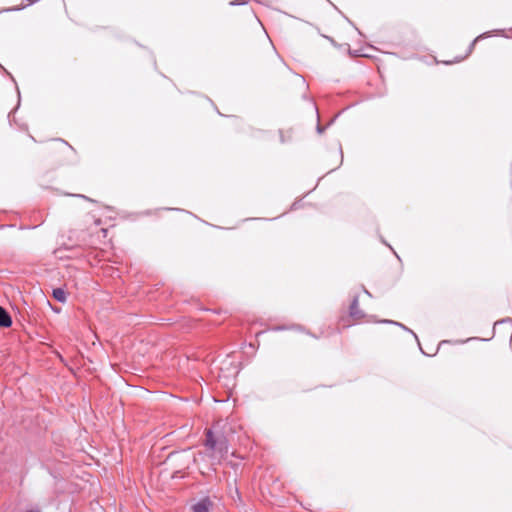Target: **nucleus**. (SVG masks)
<instances>
[{
	"label": "nucleus",
	"mask_w": 512,
	"mask_h": 512,
	"mask_svg": "<svg viewBox=\"0 0 512 512\" xmlns=\"http://www.w3.org/2000/svg\"><path fill=\"white\" fill-rule=\"evenodd\" d=\"M205 447V456L209 459L211 465L219 463L228 453L226 440H216L210 430L206 433Z\"/></svg>",
	"instance_id": "f257e3e1"
},
{
	"label": "nucleus",
	"mask_w": 512,
	"mask_h": 512,
	"mask_svg": "<svg viewBox=\"0 0 512 512\" xmlns=\"http://www.w3.org/2000/svg\"><path fill=\"white\" fill-rule=\"evenodd\" d=\"M212 502L208 498L200 500L193 506V512H210Z\"/></svg>",
	"instance_id": "f03ea898"
},
{
	"label": "nucleus",
	"mask_w": 512,
	"mask_h": 512,
	"mask_svg": "<svg viewBox=\"0 0 512 512\" xmlns=\"http://www.w3.org/2000/svg\"><path fill=\"white\" fill-rule=\"evenodd\" d=\"M350 316L356 320H359L364 316V313L359 309V302L357 298H355L350 305Z\"/></svg>",
	"instance_id": "7ed1b4c3"
},
{
	"label": "nucleus",
	"mask_w": 512,
	"mask_h": 512,
	"mask_svg": "<svg viewBox=\"0 0 512 512\" xmlns=\"http://www.w3.org/2000/svg\"><path fill=\"white\" fill-rule=\"evenodd\" d=\"M12 320L7 311L0 307V327H10Z\"/></svg>",
	"instance_id": "20e7f679"
},
{
	"label": "nucleus",
	"mask_w": 512,
	"mask_h": 512,
	"mask_svg": "<svg viewBox=\"0 0 512 512\" xmlns=\"http://www.w3.org/2000/svg\"><path fill=\"white\" fill-rule=\"evenodd\" d=\"M52 295L57 301L61 303H65L67 300L66 292L62 288L54 289Z\"/></svg>",
	"instance_id": "39448f33"
},
{
	"label": "nucleus",
	"mask_w": 512,
	"mask_h": 512,
	"mask_svg": "<svg viewBox=\"0 0 512 512\" xmlns=\"http://www.w3.org/2000/svg\"><path fill=\"white\" fill-rule=\"evenodd\" d=\"M193 461H194V462H197V461H198V458H197V457H194V458H193Z\"/></svg>",
	"instance_id": "423d86ee"
}]
</instances>
